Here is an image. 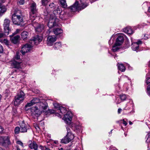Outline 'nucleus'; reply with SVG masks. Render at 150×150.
<instances>
[{"instance_id": "16", "label": "nucleus", "mask_w": 150, "mask_h": 150, "mask_svg": "<svg viewBox=\"0 0 150 150\" xmlns=\"http://www.w3.org/2000/svg\"><path fill=\"white\" fill-rule=\"evenodd\" d=\"M9 136L2 137L0 138V143L2 144L8 143L9 142Z\"/></svg>"}, {"instance_id": "28", "label": "nucleus", "mask_w": 150, "mask_h": 150, "mask_svg": "<svg viewBox=\"0 0 150 150\" xmlns=\"http://www.w3.org/2000/svg\"><path fill=\"white\" fill-rule=\"evenodd\" d=\"M62 11V10H60V8L58 7L56 10L54 11L53 13L54 15H57L58 14L59 15Z\"/></svg>"}, {"instance_id": "60", "label": "nucleus", "mask_w": 150, "mask_h": 150, "mask_svg": "<svg viewBox=\"0 0 150 150\" xmlns=\"http://www.w3.org/2000/svg\"><path fill=\"white\" fill-rule=\"evenodd\" d=\"M4 11L2 12V11H0V17L2 16V14Z\"/></svg>"}, {"instance_id": "1", "label": "nucleus", "mask_w": 150, "mask_h": 150, "mask_svg": "<svg viewBox=\"0 0 150 150\" xmlns=\"http://www.w3.org/2000/svg\"><path fill=\"white\" fill-rule=\"evenodd\" d=\"M81 4L79 6L78 1H76L72 6L69 7L68 9L62 11L59 15L60 18L63 20L67 19L71 16V12H75L78 10L83 9L85 8L88 5L86 3V0H80Z\"/></svg>"}, {"instance_id": "53", "label": "nucleus", "mask_w": 150, "mask_h": 150, "mask_svg": "<svg viewBox=\"0 0 150 150\" xmlns=\"http://www.w3.org/2000/svg\"><path fill=\"white\" fill-rule=\"evenodd\" d=\"M147 91H150V84L147 87Z\"/></svg>"}, {"instance_id": "42", "label": "nucleus", "mask_w": 150, "mask_h": 150, "mask_svg": "<svg viewBox=\"0 0 150 150\" xmlns=\"http://www.w3.org/2000/svg\"><path fill=\"white\" fill-rule=\"evenodd\" d=\"M49 6L50 8L54 9V8L55 5L53 3H51L49 5Z\"/></svg>"}, {"instance_id": "20", "label": "nucleus", "mask_w": 150, "mask_h": 150, "mask_svg": "<svg viewBox=\"0 0 150 150\" xmlns=\"http://www.w3.org/2000/svg\"><path fill=\"white\" fill-rule=\"evenodd\" d=\"M130 104V107H128L127 108V107L129 106V103H127V106L124 109L125 110H129V109L130 108H132V111L131 112H130V113H133L134 112V111L133 110V107H134V104L132 100H131L129 101V102Z\"/></svg>"}, {"instance_id": "7", "label": "nucleus", "mask_w": 150, "mask_h": 150, "mask_svg": "<svg viewBox=\"0 0 150 150\" xmlns=\"http://www.w3.org/2000/svg\"><path fill=\"white\" fill-rule=\"evenodd\" d=\"M72 114L70 111H68L64 115L63 119L66 124H70L72 119Z\"/></svg>"}, {"instance_id": "58", "label": "nucleus", "mask_w": 150, "mask_h": 150, "mask_svg": "<svg viewBox=\"0 0 150 150\" xmlns=\"http://www.w3.org/2000/svg\"><path fill=\"white\" fill-rule=\"evenodd\" d=\"M74 125L75 126V127L76 129H79V127H80L78 125L75 126V124H74Z\"/></svg>"}, {"instance_id": "64", "label": "nucleus", "mask_w": 150, "mask_h": 150, "mask_svg": "<svg viewBox=\"0 0 150 150\" xmlns=\"http://www.w3.org/2000/svg\"><path fill=\"white\" fill-rule=\"evenodd\" d=\"M21 150L18 147H17V150Z\"/></svg>"}, {"instance_id": "31", "label": "nucleus", "mask_w": 150, "mask_h": 150, "mask_svg": "<svg viewBox=\"0 0 150 150\" xmlns=\"http://www.w3.org/2000/svg\"><path fill=\"white\" fill-rule=\"evenodd\" d=\"M61 47V44L60 42H58L55 43V46L54 47V49H59Z\"/></svg>"}, {"instance_id": "51", "label": "nucleus", "mask_w": 150, "mask_h": 150, "mask_svg": "<svg viewBox=\"0 0 150 150\" xmlns=\"http://www.w3.org/2000/svg\"><path fill=\"white\" fill-rule=\"evenodd\" d=\"M55 115L56 116H57L58 117H59L60 118H61V117H62L61 115H60L59 113H55Z\"/></svg>"}, {"instance_id": "9", "label": "nucleus", "mask_w": 150, "mask_h": 150, "mask_svg": "<svg viewBox=\"0 0 150 150\" xmlns=\"http://www.w3.org/2000/svg\"><path fill=\"white\" fill-rule=\"evenodd\" d=\"M10 23V21L7 19H5L4 20V33L6 35L8 34L9 28V26Z\"/></svg>"}, {"instance_id": "49", "label": "nucleus", "mask_w": 150, "mask_h": 150, "mask_svg": "<svg viewBox=\"0 0 150 150\" xmlns=\"http://www.w3.org/2000/svg\"><path fill=\"white\" fill-rule=\"evenodd\" d=\"M17 143L18 144H19V145H21L22 147H23V143L21 141H17Z\"/></svg>"}, {"instance_id": "2", "label": "nucleus", "mask_w": 150, "mask_h": 150, "mask_svg": "<svg viewBox=\"0 0 150 150\" xmlns=\"http://www.w3.org/2000/svg\"><path fill=\"white\" fill-rule=\"evenodd\" d=\"M42 37L37 35L30 40L29 43H26L22 45L21 52L23 55H24L26 53L28 52L31 50L34 45H38L42 41Z\"/></svg>"}, {"instance_id": "55", "label": "nucleus", "mask_w": 150, "mask_h": 150, "mask_svg": "<svg viewBox=\"0 0 150 150\" xmlns=\"http://www.w3.org/2000/svg\"><path fill=\"white\" fill-rule=\"evenodd\" d=\"M144 39L146 40L148 38V35L147 34H145L144 35Z\"/></svg>"}, {"instance_id": "63", "label": "nucleus", "mask_w": 150, "mask_h": 150, "mask_svg": "<svg viewBox=\"0 0 150 150\" xmlns=\"http://www.w3.org/2000/svg\"><path fill=\"white\" fill-rule=\"evenodd\" d=\"M129 125H131L132 124V122L131 121H130L129 122Z\"/></svg>"}, {"instance_id": "61", "label": "nucleus", "mask_w": 150, "mask_h": 150, "mask_svg": "<svg viewBox=\"0 0 150 150\" xmlns=\"http://www.w3.org/2000/svg\"><path fill=\"white\" fill-rule=\"evenodd\" d=\"M147 93L148 95L150 96V91H147Z\"/></svg>"}, {"instance_id": "43", "label": "nucleus", "mask_w": 150, "mask_h": 150, "mask_svg": "<svg viewBox=\"0 0 150 150\" xmlns=\"http://www.w3.org/2000/svg\"><path fill=\"white\" fill-rule=\"evenodd\" d=\"M41 1L42 5L45 6L47 4V0H42Z\"/></svg>"}, {"instance_id": "62", "label": "nucleus", "mask_w": 150, "mask_h": 150, "mask_svg": "<svg viewBox=\"0 0 150 150\" xmlns=\"http://www.w3.org/2000/svg\"><path fill=\"white\" fill-rule=\"evenodd\" d=\"M54 143L55 144H57L58 143V141H56L54 142Z\"/></svg>"}, {"instance_id": "25", "label": "nucleus", "mask_w": 150, "mask_h": 150, "mask_svg": "<svg viewBox=\"0 0 150 150\" xmlns=\"http://www.w3.org/2000/svg\"><path fill=\"white\" fill-rule=\"evenodd\" d=\"M132 49L134 51H136L138 49L139 46L137 43H133L131 45Z\"/></svg>"}, {"instance_id": "39", "label": "nucleus", "mask_w": 150, "mask_h": 150, "mask_svg": "<svg viewBox=\"0 0 150 150\" xmlns=\"http://www.w3.org/2000/svg\"><path fill=\"white\" fill-rule=\"evenodd\" d=\"M127 97L125 95H121L120 96V98L122 100H126Z\"/></svg>"}, {"instance_id": "44", "label": "nucleus", "mask_w": 150, "mask_h": 150, "mask_svg": "<svg viewBox=\"0 0 150 150\" xmlns=\"http://www.w3.org/2000/svg\"><path fill=\"white\" fill-rule=\"evenodd\" d=\"M3 42L6 45H8L9 44V42L7 39H4Z\"/></svg>"}, {"instance_id": "56", "label": "nucleus", "mask_w": 150, "mask_h": 150, "mask_svg": "<svg viewBox=\"0 0 150 150\" xmlns=\"http://www.w3.org/2000/svg\"><path fill=\"white\" fill-rule=\"evenodd\" d=\"M122 110L120 108H119L118 109V113L119 114H120V113L122 111Z\"/></svg>"}, {"instance_id": "22", "label": "nucleus", "mask_w": 150, "mask_h": 150, "mask_svg": "<svg viewBox=\"0 0 150 150\" xmlns=\"http://www.w3.org/2000/svg\"><path fill=\"white\" fill-rule=\"evenodd\" d=\"M66 128L67 132V134L66 136L68 138H69L70 137L71 138V136H72L73 137V140L74 138V135L71 132L70 129L69 127V126H67Z\"/></svg>"}, {"instance_id": "12", "label": "nucleus", "mask_w": 150, "mask_h": 150, "mask_svg": "<svg viewBox=\"0 0 150 150\" xmlns=\"http://www.w3.org/2000/svg\"><path fill=\"white\" fill-rule=\"evenodd\" d=\"M57 38L55 35L49 36L47 37V44L49 46H51L56 40Z\"/></svg>"}, {"instance_id": "29", "label": "nucleus", "mask_w": 150, "mask_h": 150, "mask_svg": "<svg viewBox=\"0 0 150 150\" xmlns=\"http://www.w3.org/2000/svg\"><path fill=\"white\" fill-rule=\"evenodd\" d=\"M31 101H32V103L34 105L35 104H38L40 101V99L39 98H35Z\"/></svg>"}, {"instance_id": "57", "label": "nucleus", "mask_w": 150, "mask_h": 150, "mask_svg": "<svg viewBox=\"0 0 150 150\" xmlns=\"http://www.w3.org/2000/svg\"><path fill=\"white\" fill-rule=\"evenodd\" d=\"M34 92H35V93H38V94L39 93H40V92L39 90H37V89L36 90V91H34Z\"/></svg>"}, {"instance_id": "3", "label": "nucleus", "mask_w": 150, "mask_h": 150, "mask_svg": "<svg viewBox=\"0 0 150 150\" xmlns=\"http://www.w3.org/2000/svg\"><path fill=\"white\" fill-rule=\"evenodd\" d=\"M13 22L15 25H20L23 22V16L20 10H15L12 18Z\"/></svg>"}, {"instance_id": "37", "label": "nucleus", "mask_w": 150, "mask_h": 150, "mask_svg": "<svg viewBox=\"0 0 150 150\" xmlns=\"http://www.w3.org/2000/svg\"><path fill=\"white\" fill-rule=\"evenodd\" d=\"M14 58L15 59L18 60L20 59V56L19 53V52H17L14 57Z\"/></svg>"}, {"instance_id": "54", "label": "nucleus", "mask_w": 150, "mask_h": 150, "mask_svg": "<svg viewBox=\"0 0 150 150\" xmlns=\"http://www.w3.org/2000/svg\"><path fill=\"white\" fill-rule=\"evenodd\" d=\"M5 35L3 33H0V38L4 37Z\"/></svg>"}, {"instance_id": "47", "label": "nucleus", "mask_w": 150, "mask_h": 150, "mask_svg": "<svg viewBox=\"0 0 150 150\" xmlns=\"http://www.w3.org/2000/svg\"><path fill=\"white\" fill-rule=\"evenodd\" d=\"M4 51V49L3 46L0 44V53H2Z\"/></svg>"}, {"instance_id": "30", "label": "nucleus", "mask_w": 150, "mask_h": 150, "mask_svg": "<svg viewBox=\"0 0 150 150\" xmlns=\"http://www.w3.org/2000/svg\"><path fill=\"white\" fill-rule=\"evenodd\" d=\"M61 4L63 7L65 8L67 7V4L66 0H59Z\"/></svg>"}, {"instance_id": "26", "label": "nucleus", "mask_w": 150, "mask_h": 150, "mask_svg": "<svg viewBox=\"0 0 150 150\" xmlns=\"http://www.w3.org/2000/svg\"><path fill=\"white\" fill-rule=\"evenodd\" d=\"M118 68L122 72H124L125 71V68L122 64H117Z\"/></svg>"}, {"instance_id": "5", "label": "nucleus", "mask_w": 150, "mask_h": 150, "mask_svg": "<svg viewBox=\"0 0 150 150\" xmlns=\"http://www.w3.org/2000/svg\"><path fill=\"white\" fill-rule=\"evenodd\" d=\"M36 7V4L35 3H31L30 6V19L32 22L35 20L36 18L35 13L37 11Z\"/></svg>"}, {"instance_id": "11", "label": "nucleus", "mask_w": 150, "mask_h": 150, "mask_svg": "<svg viewBox=\"0 0 150 150\" xmlns=\"http://www.w3.org/2000/svg\"><path fill=\"white\" fill-rule=\"evenodd\" d=\"M37 106L40 110H42L47 109V103L45 100H43L42 101H40L38 104H37Z\"/></svg>"}, {"instance_id": "24", "label": "nucleus", "mask_w": 150, "mask_h": 150, "mask_svg": "<svg viewBox=\"0 0 150 150\" xmlns=\"http://www.w3.org/2000/svg\"><path fill=\"white\" fill-rule=\"evenodd\" d=\"M54 33L56 35H59L63 33V30L60 28H55L53 29Z\"/></svg>"}, {"instance_id": "35", "label": "nucleus", "mask_w": 150, "mask_h": 150, "mask_svg": "<svg viewBox=\"0 0 150 150\" xmlns=\"http://www.w3.org/2000/svg\"><path fill=\"white\" fill-rule=\"evenodd\" d=\"M146 142L147 143L150 142V132H149L146 136Z\"/></svg>"}, {"instance_id": "6", "label": "nucleus", "mask_w": 150, "mask_h": 150, "mask_svg": "<svg viewBox=\"0 0 150 150\" xmlns=\"http://www.w3.org/2000/svg\"><path fill=\"white\" fill-rule=\"evenodd\" d=\"M58 21L55 16L51 15L49 22L48 23V26L50 28H52L53 27L57 25V22Z\"/></svg>"}, {"instance_id": "32", "label": "nucleus", "mask_w": 150, "mask_h": 150, "mask_svg": "<svg viewBox=\"0 0 150 150\" xmlns=\"http://www.w3.org/2000/svg\"><path fill=\"white\" fill-rule=\"evenodd\" d=\"M60 110V113L64 115V114L67 111V109L66 108L63 107L62 106L60 107V109L59 110Z\"/></svg>"}, {"instance_id": "50", "label": "nucleus", "mask_w": 150, "mask_h": 150, "mask_svg": "<svg viewBox=\"0 0 150 150\" xmlns=\"http://www.w3.org/2000/svg\"><path fill=\"white\" fill-rule=\"evenodd\" d=\"M24 3V0H20L19 1V3L20 5H23Z\"/></svg>"}, {"instance_id": "59", "label": "nucleus", "mask_w": 150, "mask_h": 150, "mask_svg": "<svg viewBox=\"0 0 150 150\" xmlns=\"http://www.w3.org/2000/svg\"><path fill=\"white\" fill-rule=\"evenodd\" d=\"M137 44H138V45L139 44H141L142 43V42L141 41H138L137 42H136Z\"/></svg>"}, {"instance_id": "13", "label": "nucleus", "mask_w": 150, "mask_h": 150, "mask_svg": "<svg viewBox=\"0 0 150 150\" xmlns=\"http://www.w3.org/2000/svg\"><path fill=\"white\" fill-rule=\"evenodd\" d=\"M32 25L35 28L36 31L40 32L43 30V25L39 24V23L34 22L33 23Z\"/></svg>"}, {"instance_id": "17", "label": "nucleus", "mask_w": 150, "mask_h": 150, "mask_svg": "<svg viewBox=\"0 0 150 150\" xmlns=\"http://www.w3.org/2000/svg\"><path fill=\"white\" fill-rule=\"evenodd\" d=\"M124 41V37L123 35H119L116 39V43L118 45H120Z\"/></svg>"}, {"instance_id": "15", "label": "nucleus", "mask_w": 150, "mask_h": 150, "mask_svg": "<svg viewBox=\"0 0 150 150\" xmlns=\"http://www.w3.org/2000/svg\"><path fill=\"white\" fill-rule=\"evenodd\" d=\"M21 62H17L14 60L11 62V65L13 68L19 69L21 68Z\"/></svg>"}, {"instance_id": "40", "label": "nucleus", "mask_w": 150, "mask_h": 150, "mask_svg": "<svg viewBox=\"0 0 150 150\" xmlns=\"http://www.w3.org/2000/svg\"><path fill=\"white\" fill-rule=\"evenodd\" d=\"M33 105V103H32L31 101L30 102L27 104L25 105V108H27L28 107H30Z\"/></svg>"}, {"instance_id": "48", "label": "nucleus", "mask_w": 150, "mask_h": 150, "mask_svg": "<svg viewBox=\"0 0 150 150\" xmlns=\"http://www.w3.org/2000/svg\"><path fill=\"white\" fill-rule=\"evenodd\" d=\"M121 121H123L122 123L125 126H126L127 124V122L125 120V119H123L122 120H121Z\"/></svg>"}, {"instance_id": "38", "label": "nucleus", "mask_w": 150, "mask_h": 150, "mask_svg": "<svg viewBox=\"0 0 150 150\" xmlns=\"http://www.w3.org/2000/svg\"><path fill=\"white\" fill-rule=\"evenodd\" d=\"M39 148L41 150H50V149L46 147L45 146H42V145H40L39 146Z\"/></svg>"}, {"instance_id": "19", "label": "nucleus", "mask_w": 150, "mask_h": 150, "mask_svg": "<svg viewBox=\"0 0 150 150\" xmlns=\"http://www.w3.org/2000/svg\"><path fill=\"white\" fill-rule=\"evenodd\" d=\"M29 147L31 149H34V150H38V146L36 143L33 141L29 145Z\"/></svg>"}, {"instance_id": "33", "label": "nucleus", "mask_w": 150, "mask_h": 150, "mask_svg": "<svg viewBox=\"0 0 150 150\" xmlns=\"http://www.w3.org/2000/svg\"><path fill=\"white\" fill-rule=\"evenodd\" d=\"M53 105L54 106V108H55L57 110H59L60 107L61 106H60V105L59 103H57L56 102L54 103H53Z\"/></svg>"}, {"instance_id": "46", "label": "nucleus", "mask_w": 150, "mask_h": 150, "mask_svg": "<svg viewBox=\"0 0 150 150\" xmlns=\"http://www.w3.org/2000/svg\"><path fill=\"white\" fill-rule=\"evenodd\" d=\"M20 30L19 29H17L16 31H15L12 34V35H15L18 33L20 31Z\"/></svg>"}, {"instance_id": "34", "label": "nucleus", "mask_w": 150, "mask_h": 150, "mask_svg": "<svg viewBox=\"0 0 150 150\" xmlns=\"http://www.w3.org/2000/svg\"><path fill=\"white\" fill-rule=\"evenodd\" d=\"M20 128L19 127H16L14 129L15 133L16 134H18L20 132Z\"/></svg>"}, {"instance_id": "41", "label": "nucleus", "mask_w": 150, "mask_h": 150, "mask_svg": "<svg viewBox=\"0 0 150 150\" xmlns=\"http://www.w3.org/2000/svg\"><path fill=\"white\" fill-rule=\"evenodd\" d=\"M47 112L49 113L50 114H52L53 113H54L55 112L54 110H48L47 111Z\"/></svg>"}, {"instance_id": "8", "label": "nucleus", "mask_w": 150, "mask_h": 150, "mask_svg": "<svg viewBox=\"0 0 150 150\" xmlns=\"http://www.w3.org/2000/svg\"><path fill=\"white\" fill-rule=\"evenodd\" d=\"M19 125L20 127V132L21 133L27 132V130L30 128V126L28 124L25 123L24 121L21 122Z\"/></svg>"}, {"instance_id": "23", "label": "nucleus", "mask_w": 150, "mask_h": 150, "mask_svg": "<svg viewBox=\"0 0 150 150\" xmlns=\"http://www.w3.org/2000/svg\"><path fill=\"white\" fill-rule=\"evenodd\" d=\"M124 32L128 34H131L133 33V31L130 27H127L124 29Z\"/></svg>"}, {"instance_id": "27", "label": "nucleus", "mask_w": 150, "mask_h": 150, "mask_svg": "<svg viewBox=\"0 0 150 150\" xmlns=\"http://www.w3.org/2000/svg\"><path fill=\"white\" fill-rule=\"evenodd\" d=\"M120 46L118 45L116 43H115L112 47V50L114 52H116L117 51L120 49L119 46Z\"/></svg>"}, {"instance_id": "14", "label": "nucleus", "mask_w": 150, "mask_h": 150, "mask_svg": "<svg viewBox=\"0 0 150 150\" xmlns=\"http://www.w3.org/2000/svg\"><path fill=\"white\" fill-rule=\"evenodd\" d=\"M10 35V40L13 43L16 44L19 42L20 37L19 35Z\"/></svg>"}, {"instance_id": "21", "label": "nucleus", "mask_w": 150, "mask_h": 150, "mask_svg": "<svg viewBox=\"0 0 150 150\" xmlns=\"http://www.w3.org/2000/svg\"><path fill=\"white\" fill-rule=\"evenodd\" d=\"M29 35V33L26 31H23L21 34V38L24 40L27 39Z\"/></svg>"}, {"instance_id": "4", "label": "nucleus", "mask_w": 150, "mask_h": 150, "mask_svg": "<svg viewBox=\"0 0 150 150\" xmlns=\"http://www.w3.org/2000/svg\"><path fill=\"white\" fill-rule=\"evenodd\" d=\"M25 94L22 91H21L20 93L15 97L14 103L15 105H17L20 104L24 100Z\"/></svg>"}, {"instance_id": "18", "label": "nucleus", "mask_w": 150, "mask_h": 150, "mask_svg": "<svg viewBox=\"0 0 150 150\" xmlns=\"http://www.w3.org/2000/svg\"><path fill=\"white\" fill-rule=\"evenodd\" d=\"M73 137L71 136V138H68L66 136L64 138L62 139L61 140V143L64 144H67L71 141L72 140Z\"/></svg>"}, {"instance_id": "10", "label": "nucleus", "mask_w": 150, "mask_h": 150, "mask_svg": "<svg viewBox=\"0 0 150 150\" xmlns=\"http://www.w3.org/2000/svg\"><path fill=\"white\" fill-rule=\"evenodd\" d=\"M31 111L33 114L35 115L36 116L40 115L42 112V111L37 106L32 107L31 109Z\"/></svg>"}, {"instance_id": "36", "label": "nucleus", "mask_w": 150, "mask_h": 150, "mask_svg": "<svg viewBox=\"0 0 150 150\" xmlns=\"http://www.w3.org/2000/svg\"><path fill=\"white\" fill-rule=\"evenodd\" d=\"M149 76V74H147L146 76V80H145V82L147 84H148L150 83V78Z\"/></svg>"}, {"instance_id": "52", "label": "nucleus", "mask_w": 150, "mask_h": 150, "mask_svg": "<svg viewBox=\"0 0 150 150\" xmlns=\"http://www.w3.org/2000/svg\"><path fill=\"white\" fill-rule=\"evenodd\" d=\"M4 130L3 128L0 125V133L2 132Z\"/></svg>"}, {"instance_id": "45", "label": "nucleus", "mask_w": 150, "mask_h": 150, "mask_svg": "<svg viewBox=\"0 0 150 150\" xmlns=\"http://www.w3.org/2000/svg\"><path fill=\"white\" fill-rule=\"evenodd\" d=\"M34 126L37 130H38L39 129H40V128L38 124H34Z\"/></svg>"}]
</instances>
